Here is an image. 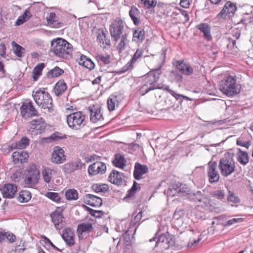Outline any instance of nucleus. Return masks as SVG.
<instances>
[{"instance_id": "1", "label": "nucleus", "mask_w": 253, "mask_h": 253, "mask_svg": "<svg viewBox=\"0 0 253 253\" xmlns=\"http://www.w3.org/2000/svg\"><path fill=\"white\" fill-rule=\"evenodd\" d=\"M124 24L121 19L116 21L114 24L113 32H112V41L114 48L120 53L127 46L128 41L126 34H123Z\"/></svg>"}, {"instance_id": "2", "label": "nucleus", "mask_w": 253, "mask_h": 253, "mask_svg": "<svg viewBox=\"0 0 253 253\" xmlns=\"http://www.w3.org/2000/svg\"><path fill=\"white\" fill-rule=\"evenodd\" d=\"M32 96L36 104L43 110L44 113H49L53 111L52 98L44 88L33 91Z\"/></svg>"}, {"instance_id": "3", "label": "nucleus", "mask_w": 253, "mask_h": 253, "mask_svg": "<svg viewBox=\"0 0 253 253\" xmlns=\"http://www.w3.org/2000/svg\"><path fill=\"white\" fill-rule=\"evenodd\" d=\"M51 46L52 51L57 56L67 59L71 56L72 45L63 39L53 40L51 42Z\"/></svg>"}, {"instance_id": "4", "label": "nucleus", "mask_w": 253, "mask_h": 253, "mask_svg": "<svg viewBox=\"0 0 253 253\" xmlns=\"http://www.w3.org/2000/svg\"><path fill=\"white\" fill-rule=\"evenodd\" d=\"M219 89L227 96H231L239 93L240 86L236 83V80L234 77L228 76L221 81Z\"/></svg>"}, {"instance_id": "5", "label": "nucleus", "mask_w": 253, "mask_h": 253, "mask_svg": "<svg viewBox=\"0 0 253 253\" xmlns=\"http://www.w3.org/2000/svg\"><path fill=\"white\" fill-rule=\"evenodd\" d=\"M85 115L80 111L69 114L66 119L69 127L75 130L80 129L85 126Z\"/></svg>"}, {"instance_id": "6", "label": "nucleus", "mask_w": 253, "mask_h": 253, "mask_svg": "<svg viewBox=\"0 0 253 253\" xmlns=\"http://www.w3.org/2000/svg\"><path fill=\"white\" fill-rule=\"evenodd\" d=\"M219 169L221 174L227 177L233 173L235 170L234 159L228 155H225L219 162Z\"/></svg>"}, {"instance_id": "7", "label": "nucleus", "mask_w": 253, "mask_h": 253, "mask_svg": "<svg viewBox=\"0 0 253 253\" xmlns=\"http://www.w3.org/2000/svg\"><path fill=\"white\" fill-rule=\"evenodd\" d=\"M40 172L37 166L32 164L27 169L25 183L29 186L36 185L39 181Z\"/></svg>"}, {"instance_id": "8", "label": "nucleus", "mask_w": 253, "mask_h": 253, "mask_svg": "<svg viewBox=\"0 0 253 253\" xmlns=\"http://www.w3.org/2000/svg\"><path fill=\"white\" fill-rule=\"evenodd\" d=\"M46 126V124L42 118L34 120L30 122L29 131L34 135L41 134L43 132Z\"/></svg>"}, {"instance_id": "9", "label": "nucleus", "mask_w": 253, "mask_h": 253, "mask_svg": "<svg viewBox=\"0 0 253 253\" xmlns=\"http://www.w3.org/2000/svg\"><path fill=\"white\" fill-rule=\"evenodd\" d=\"M64 153V150L61 147H54L51 154V162L56 164L63 163L66 160Z\"/></svg>"}, {"instance_id": "10", "label": "nucleus", "mask_w": 253, "mask_h": 253, "mask_svg": "<svg viewBox=\"0 0 253 253\" xmlns=\"http://www.w3.org/2000/svg\"><path fill=\"white\" fill-rule=\"evenodd\" d=\"M208 176L210 183L217 182L220 178L217 170V164L215 162L210 161L208 163Z\"/></svg>"}, {"instance_id": "11", "label": "nucleus", "mask_w": 253, "mask_h": 253, "mask_svg": "<svg viewBox=\"0 0 253 253\" xmlns=\"http://www.w3.org/2000/svg\"><path fill=\"white\" fill-rule=\"evenodd\" d=\"M90 120L95 123L103 120L102 109L99 105H92L89 108Z\"/></svg>"}, {"instance_id": "12", "label": "nucleus", "mask_w": 253, "mask_h": 253, "mask_svg": "<svg viewBox=\"0 0 253 253\" xmlns=\"http://www.w3.org/2000/svg\"><path fill=\"white\" fill-rule=\"evenodd\" d=\"M236 11V6L230 1L226 2L223 9L217 15L219 19L222 18L225 19L232 16Z\"/></svg>"}, {"instance_id": "13", "label": "nucleus", "mask_w": 253, "mask_h": 253, "mask_svg": "<svg viewBox=\"0 0 253 253\" xmlns=\"http://www.w3.org/2000/svg\"><path fill=\"white\" fill-rule=\"evenodd\" d=\"M52 221L55 227L57 230H61L64 226L63 222V214L62 210L58 208L50 214Z\"/></svg>"}, {"instance_id": "14", "label": "nucleus", "mask_w": 253, "mask_h": 253, "mask_svg": "<svg viewBox=\"0 0 253 253\" xmlns=\"http://www.w3.org/2000/svg\"><path fill=\"white\" fill-rule=\"evenodd\" d=\"M106 166L104 163L101 162H96L89 165L87 171L90 175L93 176L98 174H102L106 171Z\"/></svg>"}, {"instance_id": "15", "label": "nucleus", "mask_w": 253, "mask_h": 253, "mask_svg": "<svg viewBox=\"0 0 253 253\" xmlns=\"http://www.w3.org/2000/svg\"><path fill=\"white\" fill-rule=\"evenodd\" d=\"M169 234L168 232L158 235V237H154L149 240L150 243L155 242L154 247L158 246L163 247L165 248H168V244L169 242Z\"/></svg>"}, {"instance_id": "16", "label": "nucleus", "mask_w": 253, "mask_h": 253, "mask_svg": "<svg viewBox=\"0 0 253 253\" xmlns=\"http://www.w3.org/2000/svg\"><path fill=\"white\" fill-rule=\"evenodd\" d=\"M20 110L21 114L24 118L37 115L38 112L31 101L24 103L21 106Z\"/></svg>"}, {"instance_id": "17", "label": "nucleus", "mask_w": 253, "mask_h": 253, "mask_svg": "<svg viewBox=\"0 0 253 253\" xmlns=\"http://www.w3.org/2000/svg\"><path fill=\"white\" fill-rule=\"evenodd\" d=\"M17 186L12 184H6L0 188L3 198L11 199L17 192Z\"/></svg>"}, {"instance_id": "18", "label": "nucleus", "mask_w": 253, "mask_h": 253, "mask_svg": "<svg viewBox=\"0 0 253 253\" xmlns=\"http://www.w3.org/2000/svg\"><path fill=\"white\" fill-rule=\"evenodd\" d=\"M83 202L90 206L99 207L102 204V199L92 194H86L83 198Z\"/></svg>"}, {"instance_id": "19", "label": "nucleus", "mask_w": 253, "mask_h": 253, "mask_svg": "<svg viewBox=\"0 0 253 253\" xmlns=\"http://www.w3.org/2000/svg\"><path fill=\"white\" fill-rule=\"evenodd\" d=\"M143 53V51L142 49H138L131 59L122 68L121 71H119V73H124L131 69L133 67V64L142 57Z\"/></svg>"}, {"instance_id": "20", "label": "nucleus", "mask_w": 253, "mask_h": 253, "mask_svg": "<svg viewBox=\"0 0 253 253\" xmlns=\"http://www.w3.org/2000/svg\"><path fill=\"white\" fill-rule=\"evenodd\" d=\"M148 168L146 165H141L138 163L135 164L134 170L133 171V176L136 180H139L142 178V175L147 173Z\"/></svg>"}, {"instance_id": "21", "label": "nucleus", "mask_w": 253, "mask_h": 253, "mask_svg": "<svg viewBox=\"0 0 253 253\" xmlns=\"http://www.w3.org/2000/svg\"><path fill=\"white\" fill-rule=\"evenodd\" d=\"M74 233L71 228H67L63 231L62 237L69 246H72L74 245Z\"/></svg>"}, {"instance_id": "22", "label": "nucleus", "mask_w": 253, "mask_h": 253, "mask_svg": "<svg viewBox=\"0 0 253 253\" xmlns=\"http://www.w3.org/2000/svg\"><path fill=\"white\" fill-rule=\"evenodd\" d=\"M173 65L183 74L190 75L193 73V69L189 65L186 64L183 61H176Z\"/></svg>"}, {"instance_id": "23", "label": "nucleus", "mask_w": 253, "mask_h": 253, "mask_svg": "<svg viewBox=\"0 0 253 253\" xmlns=\"http://www.w3.org/2000/svg\"><path fill=\"white\" fill-rule=\"evenodd\" d=\"M159 73L150 72L145 77L144 82L150 86H160V84L157 83L159 78Z\"/></svg>"}, {"instance_id": "24", "label": "nucleus", "mask_w": 253, "mask_h": 253, "mask_svg": "<svg viewBox=\"0 0 253 253\" xmlns=\"http://www.w3.org/2000/svg\"><path fill=\"white\" fill-rule=\"evenodd\" d=\"M13 161L15 163L19 162L22 163L28 161L29 154L24 151H18L14 152L12 154Z\"/></svg>"}, {"instance_id": "25", "label": "nucleus", "mask_w": 253, "mask_h": 253, "mask_svg": "<svg viewBox=\"0 0 253 253\" xmlns=\"http://www.w3.org/2000/svg\"><path fill=\"white\" fill-rule=\"evenodd\" d=\"M197 28L203 33L204 38L207 41L211 39V27L207 23H201L196 26Z\"/></svg>"}, {"instance_id": "26", "label": "nucleus", "mask_w": 253, "mask_h": 253, "mask_svg": "<svg viewBox=\"0 0 253 253\" xmlns=\"http://www.w3.org/2000/svg\"><path fill=\"white\" fill-rule=\"evenodd\" d=\"M46 21L48 25L53 28H58L62 26V24L56 20V15L54 12L50 13L46 17Z\"/></svg>"}, {"instance_id": "27", "label": "nucleus", "mask_w": 253, "mask_h": 253, "mask_svg": "<svg viewBox=\"0 0 253 253\" xmlns=\"http://www.w3.org/2000/svg\"><path fill=\"white\" fill-rule=\"evenodd\" d=\"M112 163L115 167L121 169H123L126 165V160L124 155L121 154H117L115 155V158Z\"/></svg>"}, {"instance_id": "28", "label": "nucleus", "mask_w": 253, "mask_h": 253, "mask_svg": "<svg viewBox=\"0 0 253 253\" xmlns=\"http://www.w3.org/2000/svg\"><path fill=\"white\" fill-rule=\"evenodd\" d=\"M79 64L88 69L89 70L93 69L95 67L94 63L84 55H81L78 59Z\"/></svg>"}, {"instance_id": "29", "label": "nucleus", "mask_w": 253, "mask_h": 253, "mask_svg": "<svg viewBox=\"0 0 253 253\" xmlns=\"http://www.w3.org/2000/svg\"><path fill=\"white\" fill-rule=\"evenodd\" d=\"M122 173L116 170L112 171V183L117 185H121L124 184Z\"/></svg>"}, {"instance_id": "30", "label": "nucleus", "mask_w": 253, "mask_h": 253, "mask_svg": "<svg viewBox=\"0 0 253 253\" xmlns=\"http://www.w3.org/2000/svg\"><path fill=\"white\" fill-rule=\"evenodd\" d=\"M32 14L31 13L30 8H28L25 10L24 13L19 16L17 19L15 24L16 25H21L25 22L27 21L31 17Z\"/></svg>"}, {"instance_id": "31", "label": "nucleus", "mask_w": 253, "mask_h": 253, "mask_svg": "<svg viewBox=\"0 0 253 253\" xmlns=\"http://www.w3.org/2000/svg\"><path fill=\"white\" fill-rule=\"evenodd\" d=\"M175 187H176L178 196H183L191 195L190 190L186 184L177 183L175 184Z\"/></svg>"}, {"instance_id": "32", "label": "nucleus", "mask_w": 253, "mask_h": 253, "mask_svg": "<svg viewBox=\"0 0 253 253\" xmlns=\"http://www.w3.org/2000/svg\"><path fill=\"white\" fill-rule=\"evenodd\" d=\"M55 171L53 169L47 167L44 168L42 171L43 180L46 183H49Z\"/></svg>"}, {"instance_id": "33", "label": "nucleus", "mask_w": 253, "mask_h": 253, "mask_svg": "<svg viewBox=\"0 0 253 253\" xmlns=\"http://www.w3.org/2000/svg\"><path fill=\"white\" fill-rule=\"evenodd\" d=\"M145 38V31L143 29L138 28L133 34L132 40L136 42L141 43Z\"/></svg>"}, {"instance_id": "34", "label": "nucleus", "mask_w": 253, "mask_h": 253, "mask_svg": "<svg viewBox=\"0 0 253 253\" xmlns=\"http://www.w3.org/2000/svg\"><path fill=\"white\" fill-rule=\"evenodd\" d=\"M237 156V159L241 165H246L249 162V156L246 152L238 149Z\"/></svg>"}, {"instance_id": "35", "label": "nucleus", "mask_w": 253, "mask_h": 253, "mask_svg": "<svg viewBox=\"0 0 253 253\" xmlns=\"http://www.w3.org/2000/svg\"><path fill=\"white\" fill-rule=\"evenodd\" d=\"M139 14V9L135 7H132L129 10V15L135 25H138L139 24L140 20L138 18Z\"/></svg>"}, {"instance_id": "36", "label": "nucleus", "mask_w": 253, "mask_h": 253, "mask_svg": "<svg viewBox=\"0 0 253 253\" xmlns=\"http://www.w3.org/2000/svg\"><path fill=\"white\" fill-rule=\"evenodd\" d=\"M67 85L64 81L60 80L55 84L54 92L57 96L62 94L66 89Z\"/></svg>"}, {"instance_id": "37", "label": "nucleus", "mask_w": 253, "mask_h": 253, "mask_svg": "<svg viewBox=\"0 0 253 253\" xmlns=\"http://www.w3.org/2000/svg\"><path fill=\"white\" fill-rule=\"evenodd\" d=\"M92 229V224L90 222H84L78 225L77 232L79 234H82L84 232H90Z\"/></svg>"}, {"instance_id": "38", "label": "nucleus", "mask_w": 253, "mask_h": 253, "mask_svg": "<svg viewBox=\"0 0 253 253\" xmlns=\"http://www.w3.org/2000/svg\"><path fill=\"white\" fill-rule=\"evenodd\" d=\"M31 194L29 191L22 190L19 192L17 199L20 202L26 203L31 199Z\"/></svg>"}, {"instance_id": "39", "label": "nucleus", "mask_w": 253, "mask_h": 253, "mask_svg": "<svg viewBox=\"0 0 253 253\" xmlns=\"http://www.w3.org/2000/svg\"><path fill=\"white\" fill-rule=\"evenodd\" d=\"M91 189L93 191L97 193H104L108 191L109 186L106 184L96 183L92 185Z\"/></svg>"}, {"instance_id": "40", "label": "nucleus", "mask_w": 253, "mask_h": 253, "mask_svg": "<svg viewBox=\"0 0 253 253\" xmlns=\"http://www.w3.org/2000/svg\"><path fill=\"white\" fill-rule=\"evenodd\" d=\"M65 197L68 200H76L78 199V191L75 189H70L65 191Z\"/></svg>"}, {"instance_id": "41", "label": "nucleus", "mask_w": 253, "mask_h": 253, "mask_svg": "<svg viewBox=\"0 0 253 253\" xmlns=\"http://www.w3.org/2000/svg\"><path fill=\"white\" fill-rule=\"evenodd\" d=\"M29 144V140L26 137H22L21 139L15 143L13 146L15 149H23L26 148Z\"/></svg>"}, {"instance_id": "42", "label": "nucleus", "mask_w": 253, "mask_h": 253, "mask_svg": "<svg viewBox=\"0 0 253 253\" xmlns=\"http://www.w3.org/2000/svg\"><path fill=\"white\" fill-rule=\"evenodd\" d=\"M64 167L66 172H71L79 169L81 168V166L78 163L73 162L64 165Z\"/></svg>"}, {"instance_id": "43", "label": "nucleus", "mask_w": 253, "mask_h": 253, "mask_svg": "<svg viewBox=\"0 0 253 253\" xmlns=\"http://www.w3.org/2000/svg\"><path fill=\"white\" fill-rule=\"evenodd\" d=\"M139 188H140L139 185L136 181H134L132 186L128 191V193L125 197L124 199L127 200L133 198L137 190Z\"/></svg>"}, {"instance_id": "44", "label": "nucleus", "mask_w": 253, "mask_h": 253, "mask_svg": "<svg viewBox=\"0 0 253 253\" xmlns=\"http://www.w3.org/2000/svg\"><path fill=\"white\" fill-rule=\"evenodd\" d=\"M160 86H149L145 83L142 85L140 89V92L143 95L151 90H154L157 88H161Z\"/></svg>"}, {"instance_id": "45", "label": "nucleus", "mask_w": 253, "mask_h": 253, "mask_svg": "<svg viewBox=\"0 0 253 253\" xmlns=\"http://www.w3.org/2000/svg\"><path fill=\"white\" fill-rule=\"evenodd\" d=\"M97 40L100 43V46L103 48H107V46L109 45V43L106 41V34L102 31L101 34L97 36Z\"/></svg>"}, {"instance_id": "46", "label": "nucleus", "mask_w": 253, "mask_h": 253, "mask_svg": "<svg viewBox=\"0 0 253 253\" xmlns=\"http://www.w3.org/2000/svg\"><path fill=\"white\" fill-rule=\"evenodd\" d=\"M12 45L13 47L14 53L18 57H22L23 54L24 53L25 49L22 46L16 44L14 41L12 42Z\"/></svg>"}, {"instance_id": "47", "label": "nucleus", "mask_w": 253, "mask_h": 253, "mask_svg": "<svg viewBox=\"0 0 253 253\" xmlns=\"http://www.w3.org/2000/svg\"><path fill=\"white\" fill-rule=\"evenodd\" d=\"M44 65L43 64H38L34 69L33 73L34 76L33 78L35 80H36L42 74V72L43 69Z\"/></svg>"}, {"instance_id": "48", "label": "nucleus", "mask_w": 253, "mask_h": 253, "mask_svg": "<svg viewBox=\"0 0 253 253\" xmlns=\"http://www.w3.org/2000/svg\"><path fill=\"white\" fill-rule=\"evenodd\" d=\"M45 196L47 198L55 202H58L60 200V197L59 194L56 192H48L45 194Z\"/></svg>"}, {"instance_id": "49", "label": "nucleus", "mask_w": 253, "mask_h": 253, "mask_svg": "<svg viewBox=\"0 0 253 253\" xmlns=\"http://www.w3.org/2000/svg\"><path fill=\"white\" fill-rule=\"evenodd\" d=\"M63 73V71L58 67H55L53 69L50 71L48 76L51 77H57Z\"/></svg>"}, {"instance_id": "50", "label": "nucleus", "mask_w": 253, "mask_h": 253, "mask_svg": "<svg viewBox=\"0 0 253 253\" xmlns=\"http://www.w3.org/2000/svg\"><path fill=\"white\" fill-rule=\"evenodd\" d=\"M25 250L24 243L20 240L19 244L15 246L12 249V251L15 253H20L23 252Z\"/></svg>"}, {"instance_id": "51", "label": "nucleus", "mask_w": 253, "mask_h": 253, "mask_svg": "<svg viewBox=\"0 0 253 253\" xmlns=\"http://www.w3.org/2000/svg\"><path fill=\"white\" fill-rule=\"evenodd\" d=\"M227 200L233 203H238L240 202L239 198L234 193L231 191L229 192Z\"/></svg>"}, {"instance_id": "52", "label": "nucleus", "mask_w": 253, "mask_h": 253, "mask_svg": "<svg viewBox=\"0 0 253 253\" xmlns=\"http://www.w3.org/2000/svg\"><path fill=\"white\" fill-rule=\"evenodd\" d=\"M212 197H215L218 199L221 200L225 196L223 190H218L211 193Z\"/></svg>"}, {"instance_id": "53", "label": "nucleus", "mask_w": 253, "mask_h": 253, "mask_svg": "<svg viewBox=\"0 0 253 253\" xmlns=\"http://www.w3.org/2000/svg\"><path fill=\"white\" fill-rule=\"evenodd\" d=\"M96 58L99 62H102L105 64L109 63L110 61L109 55L103 56L102 55H98L96 56Z\"/></svg>"}, {"instance_id": "54", "label": "nucleus", "mask_w": 253, "mask_h": 253, "mask_svg": "<svg viewBox=\"0 0 253 253\" xmlns=\"http://www.w3.org/2000/svg\"><path fill=\"white\" fill-rule=\"evenodd\" d=\"M167 194L168 197H173L178 196L177 189L175 187V184L173 185L171 188L168 190Z\"/></svg>"}, {"instance_id": "55", "label": "nucleus", "mask_w": 253, "mask_h": 253, "mask_svg": "<svg viewBox=\"0 0 253 253\" xmlns=\"http://www.w3.org/2000/svg\"><path fill=\"white\" fill-rule=\"evenodd\" d=\"M141 1L143 3L144 6L147 8L154 7L157 4V1L154 0H141Z\"/></svg>"}, {"instance_id": "56", "label": "nucleus", "mask_w": 253, "mask_h": 253, "mask_svg": "<svg viewBox=\"0 0 253 253\" xmlns=\"http://www.w3.org/2000/svg\"><path fill=\"white\" fill-rule=\"evenodd\" d=\"M87 211L92 216L97 218L101 217L103 215V211H101L94 210L89 208H87Z\"/></svg>"}, {"instance_id": "57", "label": "nucleus", "mask_w": 253, "mask_h": 253, "mask_svg": "<svg viewBox=\"0 0 253 253\" xmlns=\"http://www.w3.org/2000/svg\"><path fill=\"white\" fill-rule=\"evenodd\" d=\"M243 221V218H234L228 220L225 223L226 226H230L238 222H240Z\"/></svg>"}, {"instance_id": "58", "label": "nucleus", "mask_w": 253, "mask_h": 253, "mask_svg": "<svg viewBox=\"0 0 253 253\" xmlns=\"http://www.w3.org/2000/svg\"><path fill=\"white\" fill-rule=\"evenodd\" d=\"M184 215L183 211L181 210H176L173 214V218L175 220H179Z\"/></svg>"}, {"instance_id": "59", "label": "nucleus", "mask_w": 253, "mask_h": 253, "mask_svg": "<svg viewBox=\"0 0 253 253\" xmlns=\"http://www.w3.org/2000/svg\"><path fill=\"white\" fill-rule=\"evenodd\" d=\"M125 224V222L124 221H121L119 222V224L117 225L115 229L118 232H124L126 233L127 232V230H126L124 227L123 225Z\"/></svg>"}, {"instance_id": "60", "label": "nucleus", "mask_w": 253, "mask_h": 253, "mask_svg": "<svg viewBox=\"0 0 253 253\" xmlns=\"http://www.w3.org/2000/svg\"><path fill=\"white\" fill-rule=\"evenodd\" d=\"M190 195V197L192 198L193 200H194L196 201H198V199L202 198V197L203 196L202 195V193L201 191H197L196 193H191Z\"/></svg>"}, {"instance_id": "61", "label": "nucleus", "mask_w": 253, "mask_h": 253, "mask_svg": "<svg viewBox=\"0 0 253 253\" xmlns=\"http://www.w3.org/2000/svg\"><path fill=\"white\" fill-rule=\"evenodd\" d=\"M236 143L238 145L245 147L247 148H248L250 146V144L249 142H246L241 140L240 138H239L237 140Z\"/></svg>"}, {"instance_id": "62", "label": "nucleus", "mask_w": 253, "mask_h": 253, "mask_svg": "<svg viewBox=\"0 0 253 253\" xmlns=\"http://www.w3.org/2000/svg\"><path fill=\"white\" fill-rule=\"evenodd\" d=\"M6 235V239L9 241V242L13 243L16 241V237L13 234L7 232Z\"/></svg>"}, {"instance_id": "63", "label": "nucleus", "mask_w": 253, "mask_h": 253, "mask_svg": "<svg viewBox=\"0 0 253 253\" xmlns=\"http://www.w3.org/2000/svg\"><path fill=\"white\" fill-rule=\"evenodd\" d=\"M21 176V173L19 171H16L15 173H13L11 176V178L12 180L16 182L18 181Z\"/></svg>"}, {"instance_id": "64", "label": "nucleus", "mask_w": 253, "mask_h": 253, "mask_svg": "<svg viewBox=\"0 0 253 253\" xmlns=\"http://www.w3.org/2000/svg\"><path fill=\"white\" fill-rule=\"evenodd\" d=\"M6 46L3 43L0 44V55L4 56L5 54Z\"/></svg>"}]
</instances>
